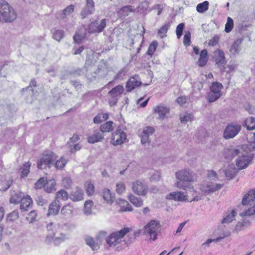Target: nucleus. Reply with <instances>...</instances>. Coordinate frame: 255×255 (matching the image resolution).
I'll list each match as a JSON object with an SVG mask.
<instances>
[{"label":"nucleus","mask_w":255,"mask_h":255,"mask_svg":"<svg viewBox=\"0 0 255 255\" xmlns=\"http://www.w3.org/2000/svg\"><path fill=\"white\" fill-rule=\"evenodd\" d=\"M242 42L241 39H238L232 45L230 51L233 54H238L240 50V45Z\"/></svg>","instance_id":"obj_39"},{"label":"nucleus","mask_w":255,"mask_h":255,"mask_svg":"<svg viewBox=\"0 0 255 255\" xmlns=\"http://www.w3.org/2000/svg\"><path fill=\"white\" fill-rule=\"evenodd\" d=\"M240 152V147L238 148L226 149L224 151L225 157L229 160H232L235 157H238Z\"/></svg>","instance_id":"obj_21"},{"label":"nucleus","mask_w":255,"mask_h":255,"mask_svg":"<svg viewBox=\"0 0 255 255\" xmlns=\"http://www.w3.org/2000/svg\"><path fill=\"white\" fill-rule=\"evenodd\" d=\"M57 158V156L53 152L47 150L45 151L37 161V167L39 169L50 168L52 162Z\"/></svg>","instance_id":"obj_5"},{"label":"nucleus","mask_w":255,"mask_h":255,"mask_svg":"<svg viewBox=\"0 0 255 255\" xmlns=\"http://www.w3.org/2000/svg\"><path fill=\"white\" fill-rule=\"evenodd\" d=\"M241 127L237 124L229 125L225 128L223 136L224 138L228 139L234 137L241 130Z\"/></svg>","instance_id":"obj_11"},{"label":"nucleus","mask_w":255,"mask_h":255,"mask_svg":"<svg viewBox=\"0 0 255 255\" xmlns=\"http://www.w3.org/2000/svg\"><path fill=\"white\" fill-rule=\"evenodd\" d=\"M158 45V43L156 41H153L149 45L146 53L150 56H152L155 51Z\"/></svg>","instance_id":"obj_49"},{"label":"nucleus","mask_w":255,"mask_h":255,"mask_svg":"<svg viewBox=\"0 0 255 255\" xmlns=\"http://www.w3.org/2000/svg\"><path fill=\"white\" fill-rule=\"evenodd\" d=\"M86 193L88 196L93 195L94 193V186L90 181H87L85 183Z\"/></svg>","instance_id":"obj_47"},{"label":"nucleus","mask_w":255,"mask_h":255,"mask_svg":"<svg viewBox=\"0 0 255 255\" xmlns=\"http://www.w3.org/2000/svg\"><path fill=\"white\" fill-rule=\"evenodd\" d=\"M214 58L219 66H223L226 63L225 54L221 50L218 49L214 52Z\"/></svg>","instance_id":"obj_16"},{"label":"nucleus","mask_w":255,"mask_h":255,"mask_svg":"<svg viewBox=\"0 0 255 255\" xmlns=\"http://www.w3.org/2000/svg\"><path fill=\"white\" fill-rule=\"evenodd\" d=\"M83 190L77 187L70 193V199L74 202L80 201L83 199Z\"/></svg>","instance_id":"obj_19"},{"label":"nucleus","mask_w":255,"mask_h":255,"mask_svg":"<svg viewBox=\"0 0 255 255\" xmlns=\"http://www.w3.org/2000/svg\"><path fill=\"white\" fill-rule=\"evenodd\" d=\"M166 198L168 200H173L175 201H189L187 196L181 191L172 192L168 194Z\"/></svg>","instance_id":"obj_14"},{"label":"nucleus","mask_w":255,"mask_h":255,"mask_svg":"<svg viewBox=\"0 0 255 255\" xmlns=\"http://www.w3.org/2000/svg\"><path fill=\"white\" fill-rule=\"evenodd\" d=\"M223 184L215 183L212 181H207L200 185L199 189L203 194H210L221 189Z\"/></svg>","instance_id":"obj_8"},{"label":"nucleus","mask_w":255,"mask_h":255,"mask_svg":"<svg viewBox=\"0 0 255 255\" xmlns=\"http://www.w3.org/2000/svg\"><path fill=\"white\" fill-rule=\"evenodd\" d=\"M191 33L189 31H186L184 36L183 43L185 46H187L190 44Z\"/></svg>","instance_id":"obj_61"},{"label":"nucleus","mask_w":255,"mask_h":255,"mask_svg":"<svg viewBox=\"0 0 255 255\" xmlns=\"http://www.w3.org/2000/svg\"><path fill=\"white\" fill-rule=\"evenodd\" d=\"M126 139V133L123 130L118 128L112 133L111 143L115 146L121 145L125 142Z\"/></svg>","instance_id":"obj_10"},{"label":"nucleus","mask_w":255,"mask_h":255,"mask_svg":"<svg viewBox=\"0 0 255 255\" xmlns=\"http://www.w3.org/2000/svg\"><path fill=\"white\" fill-rule=\"evenodd\" d=\"M177 181L175 183V186L183 190L186 189V183H190L194 181V173L189 169H183L177 171L175 174Z\"/></svg>","instance_id":"obj_1"},{"label":"nucleus","mask_w":255,"mask_h":255,"mask_svg":"<svg viewBox=\"0 0 255 255\" xmlns=\"http://www.w3.org/2000/svg\"><path fill=\"white\" fill-rule=\"evenodd\" d=\"M155 132V129L153 127L150 126H146L144 127L139 136L141 140V143L142 144L149 143L150 141L149 136L153 134Z\"/></svg>","instance_id":"obj_13"},{"label":"nucleus","mask_w":255,"mask_h":255,"mask_svg":"<svg viewBox=\"0 0 255 255\" xmlns=\"http://www.w3.org/2000/svg\"><path fill=\"white\" fill-rule=\"evenodd\" d=\"M103 137L102 133L98 132H95L88 138V141L90 143H94L101 141Z\"/></svg>","instance_id":"obj_36"},{"label":"nucleus","mask_w":255,"mask_h":255,"mask_svg":"<svg viewBox=\"0 0 255 255\" xmlns=\"http://www.w3.org/2000/svg\"><path fill=\"white\" fill-rule=\"evenodd\" d=\"M64 36V31L61 30H56L53 33V37L54 39L59 41Z\"/></svg>","instance_id":"obj_59"},{"label":"nucleus","mask_w":255,"mask_h":255,"mask_svg":"<svg viewBox=\"0 0 255 255\" xmlns=\"http://www.w3.org/2000/svg\"><path fill=\"white\" fill-rule=\"evenodd\" d=\"M223 86L219 82H214L210 87V92L218 95H222L221 90Z\"/></svg>","instance_id":"obj_35"},{"label":"nucleus","mask_w":255,"mask_h":255,"mask_svg":"<svg viewBox=\"0 0 255 255\" xmlns=\"http://www.w3.org/2000/svg\"><path fill=\"white\" fill-rule=\"evenodd\" d=\"M69 198V195L67 191L63 189H61L57 192L56 194V200H62V201H66Z\"/></svg>","instance_id":"obj_40"},{"label":"nucleus","mask_w":255,"mask_h":255,"mask_svg":"<svg viewBox=\"0 0 255 255\" xmlns=\"http://www.w3.org/2000/svg\"><path fill=\"white\" fill-rule=\"evenodd\" d=\"M255 200V190H252L248 194H246L242 200V204L247 205Z\"/></svg>","instance_id":"obj_27"},{"label":"nucleus","mask_w":255,"mask_h":255,"mask_svg":"<svg viewBox=\"0 0 255 255\" xmlns=\"http://www.w3.org/2000/svg\"><path fill=\"white\" fill-rule=\"evenodd\" d=\"M131 11H133L131 6L127 5L122 7L120 11V13L123 16H125L128 15V14Z\"/></svg>","instance_id":"obj_54"},{"label":"nucleus","mask_w":255,"mask_h":255,"mask_svg":"<svg viewBox=\"0 0 255 255\" xmlns=\"http://www.w3.org/2000/svg\"><path fill=\"white\" fill-rule=\"evenodd\" d=\"M107 24V20L102 19L100 21H95L91 23L88 26V31L91 33L101 32Z\"/></svg>","instance_id":"obj_12"},{"label":"nucleus","mask_w":255,"mask_h":255,"mask_svg":"<svg viewBox=\"0 0 255 255\" xmlns=\"http://www.w3.org/2000/svg\"><path fill=\"white\" fill-rule=\"evenodd\" d=\"M94 11V2L93 0H86L85 7L81 12V15L83 18L86 17L87 15L92 14Z\"/></svg>","instance_id":"obj_18"},{"label":"nucleus","mask_w":255,"mask_h":255,"mask_svg":"<svg viewBox=\"0 0 255 255\" xmlns=\"http://www.w3.org/2000/svg\"><path fill=\"white\" fill-rule=\"evenodd\" d=\"M114 123L111 121L107 122L102 124L100 127V130L102 132H109L112 131L113 128Z\"/></svg>","instance_id":"obj_37"},{"label":"nucleus","mask_w":255,"mask_h":255,"mask_svg":"<svg viewBox=\"0 0 255 255\" xmlns=\"http://www.w3.org/2000/svg\"><path fill=\"white\" fill-rule=\"evenodd\" d=\"M128 200L136 207H140L143 205L142 200L140 198L135 197L132 194L128 195Z\"/></svg>","instance_id":"obj_34"},{"label":"nucleus","mask_w":255,"mask_h":255,"mask_svg":"<svg viewBox=\"0 0 255 255\" xmlns=\"http://www.w3.org/2000/svg\"><path fill=\"white\" fill-rule=\"evenodd\" d=\"M23 197L24 194L21 192L12 191L10 192L9 201L11 203L17 204L22 201Z\"/></svg>","instance_id":"obj_20"},{"label":"nucleus","mask_w":255,"mask_h":255,"mask_svg":"<svg viewBox=\"0 0 255 255\" xmlns=\"http://www.w3.org/2000/svg\"><path fill=\"white\" fill-rule=\"evenodd\" d=\"M243 148L249 149L250 151L255 152V133L249 139L247 144H243Z\"/></svg>","instance_id":"obj_32"},{"label":"nucleus","mask_w":255,"mask_h":255,"mask_svg":"<svg viewBox=\"0 0 255 255\" xmlns=\"http://www.w3.org/2000/svg\"><path fill=\"white\" fill-rule=\"evenodd\" d=\"M184 28V24L183 23L178 24L176 27V35L178 39H179L182 35L183 30Z\"/></svg>","instance_id":"obj_62"},{"label":"nucleus","mask_w":255,"mask_h":255,"mask_svg":"<svg viewBox=\"0 0 255 255\" xmlns=\"http://www.w3.org/2000/svg\"><path fill=\"white\" fill-rule=\"evenodd\" d=\"M67 160L63 157H61L55 163V167L57 169H62L65 166L67 163Z\"/></svg>","instance_id":"obj_53"},{"label":"nucleus","mask_w":255,"mask_h":255,"mask_svg":"<svg viewBox=\"0 0 255 255\" xmlns=\"http://www.w3.org/2000/svg\"><path fill=\"white\" fill-rule=\"evenodd\" d=\"M193 118V116L191 114L185 113L181 114L180 116V122L183 124H186L188 122H191Z\"/></svg>","instance_id":"obj_45"},{"label":"nucleus","mask_w":255,"mask_h":255,"mask_svg":"<svg viewBox=\"0 0 255 255\" xmlns=\"http://www.w3.org/2000/svg\"><path fill=\"white\" fill-rule=\"evenodd\" d=\"M186 189L185 190H187L190 192L193 193L192 196L194 197L193 199H192L190 202L192 201H198L199 200H201L202 199V196L201 195H196L194 196V194L196 193V191L194 189L193 186L191 184H186Z\"/></svg>","instance_id":"obj_38"},{"label":"nucleus","mask_w":255,"mask_h":255,"mask_svg":"<svg viewBox=\"0 0 255 255\" xmlns=\"http://www.w3.org/2000/svg\"><path fill=\"white\" fill-rule=\"evenodd\" d=\"M208 52L206 49L202 50L200 53V57L198 60V65L200 67L204 66L208 61Z\"/></svg>","instance_id":"obj_29"},{"label":"nucleus","mask_w":255,"mask_h":255,"mask_svg":"<svg viewBox=\"0 0 255 255\" xmlns=\"http://www.w3.org/2000/svg\"><path fill=\"white\" fill-rule=\"evenodd\" d=\"M245 125L248 130L255 129V118L251 117L247 118L245 122Z\"/></svg>","instance_id":"obj_42"},{"label":"nucleus","mask_w":255,"mask_h":255,"mask_svg":"<svg viewBox=\"0 0 255 255\" xmlns=\"http://www.w3.org/2000/svg\"><path fill=\"white\" fill-rule=\"evenodd\" d=\"M129 231L128 228H124L120 231L113 233L106 238L107 244L109 247H115L122 242V239Z\"/></svg>","instance_id":"obj_6"},{"label":"nucleus","mask_w":255,"mask_h":255,"mask_svg":"<svg viewBox=\"0 0 255 255\" xmlns=\"http://www.w3.org/2000/svg\"><path fill=\"white\" fill-rule=\"evenodd\" d=\"M93 202L91 200L86 201L84 204V213L86 215H89L92 213V209Z\"/></svg>","instance_id":"obj_44"},{"label":"nucleus","mask_w":255,"mask_h":255,"mask_svg":"<svg viewBox=\"0 0 255 255\" xmlns=\"http://www.w3.org/2000/svg\"><path fill=\"white\" fill-rule=\"evenodd\" d=\"M61 213L66 218H70L73 215V207L70 204L64 206L61 210Z\"/></svg>","instance_id":"obj_31"},{"label":"nucleus","mask_w":255,"mask_h":255,"mask_svg":"<svg viewBox=\"0 0 255 255\" xmlns=\"http://www.w3.org/2000/svg\"><path fill=\"white\" fill-rule=\"evenodd\" d=\"M72 184V180L69 177H65L62 179V185L66 189H69Z\"/></svg>","instance_id":"obj_56"},{"label":"nucleus","mask_w":255,"mask_h":255,"mask_svg":"<svg viewBox=\"0 0 255 255\" xmlns=\"http://www.w3.org/2000/svg\"><path fill=\"white\" fill-rule=\"evenodd\" d=\"M2 10H4L3 15H0V21L10 22L13 21L16 18V12L7 2H4L3 7Z\"/></svg>","instance_id":"obj_7"},{"label":"nucleus","mask_w":255,"mask_h":255,"mask_svg":"<svg viewBox=\"0 0 255 255\" xmlns=\"http://www.w3.org/2000/svg\"><path fill=\"white\" fill-rule=\"evenodd\" d=\"M170 109L163 105L156 106L153 108L154 113L158 115V119L163 120L166 118L167 114H168Z\"/></svg>","instance_id":"obj_15"},{"label":"nucleus","mask_w":255,"mask_h":255,"mask_svg":"<svg viewBox=\"0 0 255 255\" xmlns=\"http://www.w3.org/2000/svg\"><path fill=\"white\" fill-rule=\"evenodd\" d=\"M30 165V163L29 162H26L23 164L22 167L21 168V177H24L27 176L28 173L29 172V168Z\"/></svg>","instance_id":"obj_48"},{"label":"nucleus","mask_w":255,"mask_h":255,"mask_svg":"<svg viewBox=\"0 0 255 255\" xmlns=\"http://www.w3.org/2000/svg\"><path fill=\"white\" fill-rule=\"evenodd\" d=\"M19 217L18 212L16 210L12 211L7 216L6 220L7 221H14L16 220Z\"/></svg>","instance_id":"obj_51"},{"label":"nucleus","mask_w":255,"mask_h":255,"mask_svg":"<svg viewBox=\"0 0 255 255\" xmlns=\"http://www.w3.org/2000/svg\"><path fill=\"white\" fill-rule=\"evenodd\" d=\"M148 5V2L146 0H144L139 3L137 9L139 11L144 12L147 9Z\"/></svg>","instance_id":"obj_60"},{"label":"nucleus","mask_w":255,"mask_h":255,"mask_svg":"<svg viewBox=\"0 0 255 255\" xmlns=\"http://www.w3.org/2000/svg\"><path fill=\"white\" fill-rule=\"evenodd\" d=\"M32 204V200L29 195L23 197L20 205V209L22 211H25L28 210Z\"/></svg>","instance_id":"obj_23"},{"label":"nucleus","mask_w":255,"mask_h":255,"mask_svg":"<svg viewBox=\"0 0 255 255\" xmlns=\"http://www.w3.org/2000/svg\"><path fill=\"white\" fill-rule=\"evenodd\" d=\"M102 195L104 199L108 203L113 202L114 197L112 196V193L109 189H104L102 192Z\"/></svg>","instance_id":"obj_41"},{"label":"nucleus","mask_w":255,"mask_h":255,"mask_svg":"<svg viewBox=\"0 0 255 255\" xmlns=\"http://www.w3.org/2000/svg\"><path fill=\"white\" fill-rule=\"evenodd\" d=\"M233 20L230 17H227V21L225 25V31L226 32H230L233 28Z\"/></svg>","instance_id":"obj_57"},{"label":"nucleus","mask_w":255,"mask_h":255,"mask_svg":"<svg viewBox=\"0 0 255 255\" xmlns=\"http://www.w3.org/2000/svg\"><path fill=\"white\" fill-rule=\"evenodd\" d=\"M86 244L89 246L93 251H97L100 248V244L95 242L94 239L90 236H86L84 238Z\"/></svg>","instance_id":"obj_24"},{"label":"nucleus","mask_w":255,"mask_h":255,"mask_svg":"<svg viewBox=\"0 0 255 255\" xmlns=\"http://www.w3.org/2000/svg\"><path fill=\"white\" fill-rule=\"evenodd\" d=\"M56 182L53 179L47 181L44 186V190L47 193H51L55 191Z\"/></svg>","instance_id":"obj_33"},{"label":"nucleus","mask_w":255,"mask_h":255,"mask_svg":"<svg viewBox=\"0 0 255 255\" xmlns=\"http://www.w3.org/2000/svg\"><path fill=\"white\" fill-rule=\"evenodd\" d=\"M126 190V186L123 182L120 181L117 183L116 191L120 195L122 194Z\"/></svg>","instance_id":"obj_52"},{"label":"nucleus","mask_w":255,"mask_h":255,"mask_svg":"<svg viewBox=\"0 0 255 255\" xmlns=\"http://www.w3.org/2000/svg\"><path fill=\"white\" fill-rule=\"evenodd\" d=\"M160 229L161 226L158 221L151 220L144 227L143 233L154 241L157 239V236L160 232Z\"/></svg>","instance_id":"obj_4"},{"label":"nucleus","mask_w":255,"mask_h":255,"mask_svg":"<svg viewBox=\"0 0 255 255\" xmlns=\"http://www.w3.org/2000/svg\"><path fill=\"white\" fill-rule=\"evenodd\" d=\"M255 214V205L252 208L243 212L241 215L242 216H251Z\"/></svg>","instance_id":"obj_64"},{"label":"nucleus","mask_w":255,"mask_h":255,"mask_svg":"<svg viewBox=\"0 0 255 255\" xmlns=\"http://www.w3.org/2000/svg\"><path fill=\"white\" fill-rule=\"evenodd\" d=\"M124 87L122 85H118L113 88L109 92V94L112 97L116 98L118 96L121 95L124 91Z\"/></svg>","instance_id":"obj_30"},{"label":"nucleus","mask_w":255,"mask_h":255,"mask_svg":"<svg viewBox=\"0 0 255 255\" xmlns=\"http://www.w3.org/2000/svg\"><path fill=\"white\" fill-rule=\"evenodd\" d=\"M117 202L121 207V211L127 212L132 211V207L126 200L122 199H119Z\"/></svg>","instance_id":"obj_28"},{"label":"nucleus","mask_w":255,"mask_h":255,"mask_svg":"<svg viewBox=\"0 0 255 255\" xmlns=\"http://www.w3.org/2000/svg\"><path fill=\"white\" fill-rule=\"evenodd\" d=\"M221 96V95H218L210 92L208 94L207 99L209 103H213L219 99Z\"/></svg>","instance_id":"obj_50"},{"label":"nucleus","mask_w":255,"mask_h":255,"mask_svg":"<svg viewBox=\"0 0 255 255\" xmlns=\"http://www.w3.org/2000/svg\"><path fill=\"white\" fill-rule=\"evenodd\" d=\"M209 4V2L208 1H204V2L197 4L196 6V10L199 13H203L208 9Z\"/></svg>","instance_id":"obj_43"},{"label":"nucleus","mask_w":255,"mask_h":255,"mask_svg":"<svg viewBox=\"0 0 255 255\" xmlns=\"http://www.w3.org/2000/svg\"><path fill=\"white\" fill-rule=\"evenodd\" d=\"M74 9V5L70 4L65 9L62 10L60 12L58 13V17L61 19H64L67 15H69L72 13Z\"/></svg>","instance_id":"obj_26"},{"label":"nucleus","mask_w":255,"mask_h":255,"mask_svg":"<svg viewBox=\"0 0 255 255\" xmlns=\"http://www.w3.org/2000/svg\"><path fill=\"white\" fill-rule=\"evenodd\" d=\"M236 215V213L234 210H232V212L227 215L223 220V223H229L232 222Z\"/></svg>","instance_id":"obj_46"},{"label":"nucleus","mask_w":255,"mask_h":255,"mask_svg":"<svg viewBox=\"0 0 255 255\" xmlns=\"http://www.w3.org/2000/svg\"><path fill=\"white\" fill-rule=\"evenodd\" d=\"M238 170L236 169L233 164L229 165L228 168L225 170V174L228 179H233L236 175Z\"/></svg>","instance_id":"obj_25"},{"label":"nucleus","mask_w":255,"mask_h":255,"mask_svg":"<svg viewBox=\"0 0 255 255\" xmlns=\"http://www.w3.org/2000/svg\"><path fill=\"white\" fill-rule=\"evenodd\" d=\"M46 184L45 180L44 178L39 179L35 184V188L36 189H41L42 187L44 188Z\"/></svg>","instance_id":"obj_63"},{"label":"nucleus","mask_w":255,"mask_h":255,"mask_svg":"<svg viewBox=\"0 0 255 255\" xmlns=\"http://www.w3.org/2000/svg\"><path fill=\"white\" fill-rule=\"evenodd\" d=\"M60 204L58 200H54L49 206L48 212L47 215H57L60 209Z\"/></svg>","instance_id":"obj_22"},{"label":"nucleus","mask_w":255,"mask_h":255,"mask_svg":"<svg viewBox=\"0 0 255 255\" xmlns=\"http://www.w3.org/2000/svg\"><path fill=\"white\" fill-rule=\"evenodd\" d=\"M52 223H50L47 225V229L48 231H51L47 236L45 242L47 244H50L52 242L55 246H58L62 243L69 239L67 234L63 233H59L57 231H53Z\"/></svg>","instance_id":"obj_2"},{"label":"nucleus","mask_w":255,"mask_h":255,"mask_svg":"<svg viewBox=\"0 0 255 255\" xmlns=\"http://www.w3.org/2000/svg\"><path fill=\"white\" fill-rule=\"evenodd\" d=\"M11 184V181H0V191H6Z\"/></svg>","instance_id":"obj_58"},{"label":"nucleus","mask_w":255,"mask_h":255,"mask_svg":"<svg viewBox=\"0 0 255 255\" xmlns=\"http://www.w3.org/2000/svg\"><path fill=\"white\" fill-rule=\"evenodd\" d=\"M141 82L139 80V76L135 75L129 78L127 83L126 88L128 91H131L135 87L140 86Z\"/></svg>","instance_id":"obj_17"},{"label":"nucleus","mask_w":255,"mask_h":255,"mask_svg":"<svg viewBox=\"0 0 255 255\" xmlns=\"http://www.w3.org/2000/svg\"><path fill=\"white\" fill-rule=\"evenodd\" d=\"M254 155L253 151L243 148V145L240 146V152L236 160V164L238 169L247 168L252 160Z\"/></svg>","instance_id":"obj_3"},{"label":"nucleus","mask_w":255,"mask_h":255,"mask_svg":"<svg viewBox=\"0 0 255 255\" xmlns=\"http://www.w3.org/2000/svg\"><path fill=\"white\" fill-rule=\"evenodd\" d=\"M169 28V25L168 24H164L158 30V34L159 35V36L161 38H163L165 36H166V33L167 32V30Z\"/></svg>","instance_id":"obj_55"},{"label":"nucleus","mask_w":255,"mask_h":255,"mask_svg":"<svg viewBox=\"0 0 255 255\" xmlns=\"http://www.w3.org/2000/svg\"><path fill=\"white\" fill-rule=\"evenodd\" d=\"M131 189L134 193L142 196H145L148 191V186L146 183L140 180L133 182Z\"/></svg>","instance_id":"obj_9"}]
</instances>
